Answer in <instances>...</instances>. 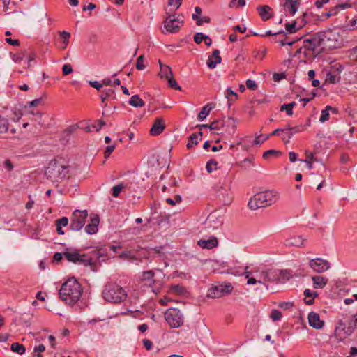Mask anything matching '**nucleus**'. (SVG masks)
Here are the masks:
<instances>
[{"label": "nucleus", "mask_w": 357, "mask_h": 357, "mask_svg": "<svg viewBox=\"0 0 357 357\" xmlns=\"http://www.w3.org/2000/svg\"><path fill=\"white\" fill-rule=\"evenodd\" d=\"M309 266L317 273H321L328 271L331 268V264L328 261L322 258H315L310 259Z\"/></svg>", "instance_id": "ddd939ff"}, {"label": "nucleus", "mask_w": 357, "mask_h": 357, "mask_svg": "<svg viewBox=\"0 0 357 357\" xmlns=\"http://www.w3.org/2000/svg\"><path fill=\"white\" fill-rule=\"evenodd\" d=\"M246 86H247V89H249L252 91H255L257 89V83L255 82V81L254 80H251V79H247V82H246Z\"/></svg>", "instance_id": "bf43d9fd"}, {"label": "nucleus", "mask_w": 357, "mask_h": 357, "mask_svg": "<svg viewBox=\"0 0 357 357\" xmlns=\"http://www.w3.org/2000/svg\"><path fill=\"white\" fill-rule=\"evenodd\" d=\"M103 298L109 303L119 304L127 298L125 289L116 283H107L102 292Z\"/></svg>", "instance_id": "39448f33"}, {"label": "nucleus", "mask_w": 357, "mask_h": 357, "mask_svg": "<svg viewBox=\"0 0 357 357\" xmlns=\"http://www.w3.org/2000/svg\"><path fill=\"white\" fill-rule=\"evenodd\" d=\"M303 129L304 128H303V126H296L294 127L293 129H291L290 131L285 132L284 134V136L282 137V139L284 142L285 144H287L289 142L290 139L294 134L302 132L303 130Z\"/></svg>", "instance_id": "bb28decb"}, {"label": "nucleus", "mask_w": 357, "mask_h": 357, "mask_svg": "<svg viewBox=\"0 0 357 357\" xmlns=\"http://www.w3.org/2000/svg\"><path fill=\"white\" fill-rule=\"evenodd\" d=\"M339 80V77L337 74L334 73H328L326 75V81L331 84H335Z\"/></svg>", "instance_id": "a18cd8bd"}, {"label": "nucleus", "mask_w": 357, "mask_h": 357, "mask_svg": "<svg viewBox=\"0 0 357 357\" xmlns=\"http://www.w3.org/2000/svg\"><path fill=\"white\" fill-rule=\"evenodd\" d=\"M257 10L261 19L264 22L268 21L274 16L272 8L268 5L259 6L257 8Z\"/></svg>", "instance_id": "f3484780"}, {"label": "nucleus", "mask_w": 357, "mask_h": 357, "mask_svg": "<svg viewBox=\"0 0 357 357\" xmlns=\"http://www.w3.org/2000/svg\"><path fill=\"white\" fill-rule=\"evenodd\" d=\"M333 111L335 113H336V109L331 107V106H326L324 109L321 111V116L319 118V121L321 123H324L326 121L329 119V112Z\"/></svg>", "instance_id": "7c9ffc66"}, {"label": "nucleus", "mask_w": 357, "mask_h": 357, "mask_svg": "<svg viewBox=\"0 0 357 357\" xmlns=\"http://www.w3.org/2000/svg\"><path fill=\"white\" fill-rule=\"evenodd\" d=\"M215 107L214 103H208L202 107L198 114L197 119L199 121H203L210 114L211 111Z\"/></svg>", "instance_id": "cd10ccee"}, {"label": "nucleus", "mask_w": 357, "mask_h": 357, "mask_svg": "<svg viewBox=\"0 0 357 357\" xmlns=\"http://www.w3.org/2000/svg\"><path fill=\"white\" fill-rule=\"evenodd\" d=\"M192 17L194 20H196V24L198 26H202L204 22L209 23L211 21L210 17L207 16L199 17L197 16V15H192Z\"/></svg>", "instance_id": "37998d69"}, {"label": "nucleus", "mask_w": 357, "mask_h": 357, "mask_svg": "<svg viewBox=\"0 0 357 357\" xmlns=\"http://www.w3.org/2000/svg\"><path fill=\"white\" fill-rule=\"evenodd\" d=\"M24 57V54L23 53H17L15 54L13 56V60L16 63H20L23 58Z\"/></svg>", "instance_id": "774afa93"}, {"label": "nucleus", "mask_w": 357, "mask_h": 357, "mask_svg": "<svg viewBox=\"0 0 357 357\" xmlns=\"http://www.w3.org/2000/svg\"><path fill=\"white\" fill-rule=\"evenodd\" d=\"M170 290L172 292L178 295H183L185 293V289L180 285H172Z\"/></svg>", "instance_id": "49530a36"}, {"label": "nucleus", "mask_w": 357, "mask_h": 357, "mask_svg": "<svg viewBox=\"0 0 357 357\" xmlns=\"http://www.w3.org/2000/svg\"><path fill=\"white\" fill-rule=\"evenodd\" d=\"M167 203L172 206L176 205V203H180L181 202V197L180 195H175L174 199L172 198H167L166 199Z\"/></svg>", "instance_id": "6e6d98bb"}, {"label": "nucleus", "mask_w": 357, "mask_h": 357, "mask_svg": "<svg viewBox=\"0 0 357 357\" xmlns=\"http://www.w3.org/2000/svg\"><path fill=\"white\" fill-rule=\"evenodd\" d=\"M309 325L316 329H321L323 328L324 322L320 319L319 314L311 312L308 314Z\"/></svg>", "instance_id": "a211bd4d"}, {"label": "nucleus", "mask_w": 357, "mask_h": 357, "mask_svg": "<svg viewBox=\"0 0 357 357\" xmlns=\"http://www.w3.org/2000/svg\"><path fill=\"white\" fill-rule=\"evenodd\" d=\"M280 193L275 190H266L255 194L247 205L251 210L266 208L277 203L280 199Z\"/></svg>", "instance_id": "f03ea898"}, {"label": "nucleus", "mask_w": 357, "mask_h": 357, "mask_svg": "<svg viewBox=\"0 0 357 357\" xmlns=\"http://www.w3.org/2000/svg\"><path fill=\"white\" fill-rule=\"evenodd\" d=\"M62 72L64 75H68L73 72L72 66L70 64H64L62 68Z\"/></svg>", "instance_id": "338daca9"}, {"label": "nucleus", "mask_w": 357, "mask_h": 357, "mask_svg": "<svg viewBox=\"0 0 357 357\" xmlns=\"http://www.w3.org/2000/svg\"><path fill=\"white\" fill-rule=\"evenodd\" d=\"M100 98H101V101H102L101 106L102 107H106L107 103H105V102L107 100L116 99V93H115L114 90L112 89H107L103 90L101 93Z\"/></svg>", "instance_id": "b1692460"}, {"label": "nucleus", "mask_w": 357, "mask_h": 357, "mask_svg": "<svg viewBox=\"0 0 357 357\" xmlns=\"http://www.w3.org/2000/svg\"><path fill=\"white\" fill-rule=\"evenodd\" d=\"M163 23L166 32L176 33L180 29L183 22L176 18L174 15H169Z\"/></svg>", "instance_id": "4468645a"}, {"label": "nucleus", "mask_w": 357, "mask_h": 357, "mask_svg": "<svg viewBox=\"0 0 357 357\" xmlns=\"http://www.w3.org/2000/svg\"><path fill=\"white\" fill-rule=\"evenodd\" d=\"M233 287L230 283L218 284L209 289L208 296L213 298H220L230 293Z\"/></svg>", "instance_id": "9b49d317"}, {"label": "nucleus", "mask_w": 357, "mask_h": 357, "mask_svg": "<svg viewBox=\"0 0 357 357\" xmlns=\"http://www.w3.org/2000/svg\"><path fill=\"white\" fill-rule=\"evenodd\" d=\"M319 33H317L303 41V56L307 60L314 59L324 52Z\"/></svg>", "instance_id": "20e7f679"}, {"label": "nucleus", "mask_w": 357, "mask_h": 357, "mask_svg": "<svg viewBox=\"0 0 357 357\" xmlns=\"http://www.w3.org/2000/svg\"><path fill=\"white\" fill-rule=\"evenodd\" d=\"M225 98H227L228 102L234 101L237 99L238 95L231 88H227L225 91Z\"/></svg>", "instance_id": "4c0bfd02"}, {"label": "nucleus", "mask_w": 357, "mask_h": 357, "mask_svg": "<svg viewBox=\"0 0 357 357\" xmlns=\"http://www.w3.org/2000/svg\"><path fill=\"white\" fill-rule=\"evenodd\" d=\"M347 27L350 29V30H355L356 29L357 30V17H356L355 18L351 20L348 24H347Z\"/></svg>", "instance_id": "e2e57ef3"}, {"label": "nucleus", "mask_w": 357, "mask_h": 357, "mask_svg": "<svg viewBox=\"0 0 357 357\" xmlns=\"http://www.w3.org/2000/svg\"><path fill=\"white\" fill-rule=\"evenodd\" d=\"M8 120L6 118L0 116V132L5 133L8 130Z\"/></svg>", "instance_id": "a19ab883"}, {"label": "nucleus", "mask_w": 357, "mask_h": 357, "mask_svg": "<svg viewBox=\"0 0 357 357\" xmlns=\"http://www.w3.org/2000/svg\"><path fill=\"white\" fill-rule=\"evenodd\" d=\"M218 162L215 160H210L207 162L206 169L208 173H211L213 169H217Z\"/></svg>", "instance_id": "09e8293b"}, {"label": "nucleus", "mask_w": 357, "mask_h": 357, "mask_svg": "<svg viewBox=\"0 0 357 357\" xmlns=\"http://www.w3.org/2000/svg\"><path fill=\"white\" fill-rule=\"evenodd\" d=\"M222 59L220 56V51L214 50L212 55L208 57L207 61V66L209 68L213 69L216 67L217 64L220 63Z\"/></svg>", "instance_id": "4be33fe9"}, {"label": "nucleus", "mask_w": 357, "mask_h": 357, "mask_svg": "<svg viewBox=\"0 0 357 357\" xmlns=\"http://www.w3.org/2000/svg\"><path fill=\"white\" fill-rule=\"evenodd\" d=\"M165 128V121H164L163 119L162 118H157L155 120V121L150 130V134L152 136L159 135L163 132Z\"/></svg>", "instance_id": "6ab92c4d"}, {"label": "nucleus", "mask_w": 357, "mask_h": 357, "mask_svg": "<svg viewBox=\"0 0 357 357\" xmlns=\"http://www.w3.org/2000/svg\"><path fill=\"white\" fill-rule=\"evenodd\" d=\"M344 322H347V327H349L351 330V333H352L354 331V329L357 327V320H356V318L354 316H353L350 319L344 321Z\"/></svg>", "instance_id": "de8ad7c7"}, {"label": "nucleus", "mask_w": 357, "mask_h": 357, "mask_svg": "<svg viewBox=\"0 0 357 357\" xmlns=\"http://www.w3.org/2000/svg\"><path fill=\"white\" fill-rule=\"evenodd\" d=\"M165 319L171 328H178L183 324V316L176 308H169L165 312Z\"/></svg>", "instance_id": "1a4fd4ad"}, {"label": "nucleus", "mask_w": 357, "mask_h": 357, "mask_svg": "<svg viewBox=\"0 0 357 357\" xmlns=\"http://www.w3.org/2000/svg\"><path fill=\"white\" fill-rule=\"evenodd\" d=\"M351 6L348 3H340L337 5L335 7L331 8L329 11L324 13L325 18H328L331 16L336 15L338 13V10L340 9H345L347 8L350 7Z\"/></svg>", "instance_id": "c85d7f7f"}, {"label": "nucleus", "mask_w": 357, "mask_h": 357, "mask_svg": "<svg viewBox=\"0 0 357 357\" xmlns=\"http://www.w3.org/2000/svg\"><path fill=\"white\" fill-rule=\"evenodd\" d=\"M205 36L202 33H197L194 36V41L197 44H200L204 40Z\"/></svg>", "instance_id": "69168bd1"}, {"label": "nucleus", "mask_w": 357, "mask_h": 357, "mask_svg": "<svg viewBox=\"0 0 357 357\" xmlns=\"http://www.w3.org/2000/svg\"><path fill=\"white\" fill-rule=\"evenodd\" d=\"M302 28V25H298L296 20L291 23H286L285 29L289 33H294Z\"/></svg>", "instance_id": "2f4dec72"}, {"label": "nucleus", "mask_w": 357, "mask_h": 357, "mask_svg": "<svg viewBox=\"0 0 357 357\" xmlns=\"http://www.w3.org/2000/svg\"><path fill=\"white\" fill-rule=\"evenodd\" d=\"M68 166L60 164L57 160H52L46 167L45 174L47 179L53 182H58L60 179H63L68 174Z\"/></svg>", "instance_id": "0eeeda50"}, {"label": "nucleus", "mask_w": 357, "mask_h": 357, "mask_svg": "<svg viewBox=\"0 0 357 357\" xmlns=\"http://www.w3.org/2000/svg\"><path fill=\"white\" fill-rule=\"evenodd\" d=\"M269 137V135L267 136H263L259 135L257 136L255 139L253 141V144H261L264 142H265L268 138Z\"/></svg>", "instance_id": "680f3d73"}, {"label": "nucleus", "mask_w": 357, "mask_h": 357, "mask_svg": "<svg viewBox=\"0 0 357 357\" xmlns=\"http://www.w3.org/2000/svg\"><path fill=\"white\" fill-rule=\"evenodd\" d=\"M45 350V347L43 344H39L38 346H35L33 348V352H38L36 355V357H43L41 352H43Z\"/></svg>", "instance_id": "4d7b16f0"}, {"label": "nucleus", "mask_w": 357, "mask_h": 357, "mask_svg": "<svg viewBox=\"0 0 357 357\" xmlns=\"http://www.w3.org/2000/svg\"><path fill=\"white\" fill-rule=\"evenodd\" d=\"M280 274L278 275L280 279L279 283H285L291 278V274L289 271L287 270H279Z\"/></svg>", "instance_id": "72a5a7b5"}, {"label": "nucleus", "mask_w": 357, "mask_h": 357, "mask_svg": "<svg viewBox=\"0 0 357 357\" xmlns=\"http://www.w3.org/2000/svg\"><path fill=\"white\" fill-rule=\"evenodd\" d=\"M99 222V216L97 214H91L90 222L85 227V231L88 234H95L98 231V226Z\"/></svg>", "instance_id": "dca6fc26"}, {"label": "nucleus", "mask_w": 357, "mask_h": 357, "mask_svg": "<svg viewBox=\"0 0 357 357\" xmlns=\"http://www.w3.org/2000/svg\"><path fill=\"white\" fill-rule=\"evenodd\" d=\"M167 80L168 82L169 87H171L172 89H175V90H179V91L181 90V86L177 84V82L172 77V76H170V77L169 79H167Z\"/></svg>", "instance_id": "864d4df0"}, {"label": "nucleus", "mask_w": 357, "mask_h": 357, "mask_svg": "<svg viewBox=\"0 0 357 357\" xmlns=\"http://www.w3.org/2000/svg\"><path fill=\"white\" fill-rule=\"evenodd\" d=\"M303 294L306 298H316L319 296V294L317 292L312 291L309 289H305Z\"/></svg>", "instance_id": "052dcab7"}, {"label": "nucleus", "mask_w": 357, "mask_h": 357, "mask_svg": "<svg viewBox=\"0 0 357 357\" xmlns=\"http://www.w3.org/2000/svg\"><path fill=\"white\" fill-rule=\"evenodd\" d=\"M305 239L302 236H292L287 238L284 241V245L286 247H301L304 243Z\"/></svg>", "instance_id": "aec40b11"}, {"label": "nucleus", "mask_w": 357, "mask_h": 357, "mask_svg": "<svg viewBox=\"0 0 357 357\" xmlns=\"http://www.w3.org/2000/svg\"><path fill=\"white\" fill-rule=\"evenodd\" d=\"M215 219L217 220V225H214L213 228H218L219 226L222 225V220L221 218H218L214 214H210L207 218L208 221L209 222H215Z\"/></svg>", "instance_id": "3c124183"}, {"label": "nucleus", "mask_w": 357, "mask_h": 357, "mask_svg": "<svg viewBox=\"0 0 357 357\" xmlns=\"http://www.w3.org/2000/svg\"><path fill=\"white\" fill-rule=\"evenodd\" d=\"M279 274L280 273H279L278 269L265 270L266 284H268L267 282L279 283Z\"/></svg>", "instance_id": "5701e85b"}, {"label": "nucleus", "mask_w": 357, "mask_h": 357, "mask_svg": "<svg viewBox=\"0 0 357 357\" xmlns=\"http://www.w3.org/2000/svg\"><path fill=\"white\" fill-rule=\"evenodd\" d=\"M160 77L161 78L169 79L170 76H172V72L169 66L166 65H162L160 61Z\"/></svg>", "instance_id": "473e14b6"}, {"label": "nucleus", "mask_w": 357, "mask_h": 357, "mask_svg": "<svg viewBox=\"0 0 357 357\" xmlns=\"http://www.w3.org/2000/svg\"><path fill=\"white\" fill-rule=\"evenodd\" d=\"M64 257L70 262L77 265H82L84 266H92L95 259H100L102 253L100 250H93L90 255L81 254L77 250H71L66 248L63 251Z\"/></svg>", "instance_id": "7ed1b4c3"}, {"label": "nucleus", "mask_w": 357, "mask_h": 357, "mask_svg": "<svg viewBox=\"0 0 357 357\" xmlns=\"http://www.w3.org/2000/svg\"><path fill=\"white\" fill-rule=\"evenodd\" d=\"M128 103L136 108L142 107L145 105L144 101L141 99L138 95L132 96L128 101Z\"/></svg>", "instance_id": "c756f323"}, {"label": "nucleus", "mask_w": 357, "mask_h": 357, "mask_svg": "<svg viewBox=\"0 0 357 357\" xmlns=\"http://www.w3.org/2000/svg\"><path fill=\"white\" fill-rule=\"evenodd\" d=\"M155 276V273L150 270L144 271L142 273V280H147L149 282H154L153 278Z\"/></svg>", "instance_id": "79ce46f5"}, {"label": "nucleus", "mask_w": 357, "mask_h": 357, "mask_svg": "<svg viewBox=\"0 0 357 357\" xmlns=\"http://www.w3.org/2000/svg\"><path fill=\"white\" fill-rule=\"evenodd\" d=\"M320 41L324 50H330L341 47L342 39L340 34L333 30H327L319 32Z\"/></svg>", "instance_id": "423d86ee"}, {"label": "nucleus", "mask_w": 357, "mask_h": 357, "mask_svg": "<svg viewBox=\"0 0 357 357\" xmlns=\"http://www.w3.org/2000/svg\"><path fill=\"white\" fill-rule=\"evenodd\" d=\"M11 350L19 354H23L25 352L26 349L23 344L15 342L11 344Z\"/></svg>", "instance_id": "c9c22d12"}, {"label": "nucleus", "mask_w": 357, "mask_h": 357, "mask_svg": "<svg viewBox=\"0 0 357 357\" xmlns=\"http://www.w3.org/2000/svg\"><path fill=\"white\" fill-rule=\"evenodd\" d=\"M82 293V285L75 278L68 279L59 291L60 298L70 305L75 304L79 300Z\"/></svg>", "instance_id": "f257e3e1"}, {"label": "nucleus", "mask_w": 357, "mask_h": 357, "mask_svg": "<svg viewBox=\"0 0 357 357\" xmlns=\"http://www.w3.org/2000/svg\"><path fill=\"white\" fill-rule=\"evenodd\" d=\"M119 258L121 259H128L130 261H134L136 259L135 256H134L131 251H124L119 255Z\"/></svg>", "instance_id": "c03bdc74"}, {"label": "nucleus", "mask_w": 357, "mask_h": 357, "mask_svg": "<svg viewBox=\"0 0 357 357\" xmlns=\"http://www.w3.org/2000/svg\"><path fill=\"white\" fill-rule=\"evenodd\" d=\"M349 328V327H347V322H344L342 320L339 321L334 332L335 337L338 340H343L351 334Z\"/></svg>", "instance_id": "2eb2a0df"}, {"label": "nucleus", "mask_w": 357, "mask_h": 357, "mask_svg": "<svg viewBox=\"0 0 357 357\" xmlns=\"http://www.w3.org/2000/svg\"><path fill=\"white\" fill-rule=\"evenodd\" d=\"M126 186L123 184V183H120L119 185H116L115 186H114L112 188V195L113 197H119L120 192H121V190L125 188Z\"/></svg>", "instance_id": "8fccbe9b"}, {"label": "nucleus", "mask_w": 357, "mask_h": 357, "mask_svg": "<svg viewBox=\"0 0 357 357\" xmlns=\"http://www.w3.org/2000/svg\"><path fill=\"white\" fill-rule=\"evenodd\" d=\"M301 0H284L283 6L291 15H294L297 10Z\"/></svg>", "instance_id": "393cba45"}, {"label": "nucleus", "mask_w": 357, "mask_h": 357, "mask_svg": "<svg viewBox=\"0 0 357 357\" xmlns=\"http://www.w3.org/2000/svg\"><path fill=\"white\" fill-rule=\"evenodd\" d=\"M197 245L204 249H213L218 246V241L216 237L212 236L209 239H200Z\"/></svg>", "instance_id": "412c9836"}, {"label": "nucleus", "mask_w": 357, "mask_h": 357, "mask_svg": "<svg viewBox=\"0 0 357 357\" xmlns=\"http://www.w3.org/2000/svg\"><path fill=\"white\" fill-rule=\"evenodd\" d=\"M270 317L272 319L273 321H276L281 319L282 314L279 310L274 309L271 310Z\"/></svg>", "instance_id": "5fc2aeb1"}, {"label": "nucleus", "mask_w": 357, "mask_h": 357, "mask_svg": "<svg viewBox=\"0 0 357 357\" xmlns=\"http://www.w3.org/2000/svg\"><path fill=\"white\" fill-rule=\"evenodd\" d=\"M188 143L186 146L188 149H191L193 146L198 144V134H192L188 138Z\"/></svg>", "instance_id": "ea45409f"}, {"label": "nucleus", "mask_w": 357, "mask_h": 357, "mask_svg": "<svg viewBox=\"0 0 357 357\" xmlns=\"http://www.w3.org/2000/svg\"><path fill=\"white\" fill-rule=\"evenodd\" d=\"M225 126L222 120H217L209 124V129L211 130H220Z\"/></svg>", "instance_id": "58836bf2"}, {"label": "nucleus", "mask_w": 357, "mask_h": 357, "mask_svg": "<svg viewBox=\"0 0 357 357\" xmlns=\"http://www.w3.org/2000/svg\"><path fill=\"white\" fill-rule=\"evenodd\" d=\"M281 155V152L274 149H270L263 153V158L269 159L271 157H278Z\"/></svg>", "instance_id": "e433bc0d"}, {"label": "nucleus", "mask_w": 357, "mask_h": 357, "mask_svg": "<svg viewBox=\"0 0 357 357\" xmlns=\"http://www.w3.org/2000/svg\"><path fill=\"white\" fill-rule=\"evenodd\" d=\"M88 216L86 210H75L71 217L70 229L73 231H79L85 225L86 219Z\"/></svg>", "instance_id": "9d476101"}, {"label": "nucleus", "mask_w": 357, "mask_h": 357, "mask_svg": "<svg viewBox=\"0 0 357 357\" xmlns=\"http://www.w3.org/2000/svg\"><path fill=\"white\" fill-rule=\"evenodd\" d=\"M296 105V103L295 102H292L289 104H284L280 107V111H286L288 116H291L293 114V108Z\"/></svg>", "instance_id": "f704fd0d"}, {"label": "nucleus", "mask_w": 357, "mask_h": 357, "mask_svg": "<svg viewBox=\"0 0 357 357\" xmlns=\"http://www.w3.org/2000/svg\"><path fill=\"white\" fill-rule=\"evenodd\" d=\"M69 220L66 217H62L61 218L57 219L55 221V225H58L61 227H66L68 225Z\"/></svg>", "instance_id": "13d9d810"}, {"label": "nucleus", "mask_w": 357, "mask_h": 357, "mask_svg": "<svg viewBox=\"0 0 357 357\" xmlns=\"http://www.w3.org/2000/svg\"><path fill=\"white\" fill-rule=\"evenodd\" d=\"M247 266V284L263 285L268 289V284H266L265 270L257 268L248 271Z\"/></svg>", "instance_id": "6e6552de"}, {"label": "nucleus", "mask_w": 357, "mask_h": 357, "mask_svg": "<svg viewBox=\"0 0 357 357\" xmlns=\"http://www.w3.org/2000/svg\"><path fill=\"white\" fill-rule=\"evenodd\" d=\"M115 149V144L109 145L106 147V149L105 151L104 155L105 158H107L109 157L111 153L114 151Z\"/></svg>", "instance_id": "0e129e2a"}, {"label": "nucleus", "mask_w": 357, "mask_h": 357, "mask_svg": "<svg viewBox=\"0 0 357 357\" xmlns=\"http://www.w3.org/2000/svg\"><path fill=\"white\" fill-rule=\"evenodd\" d=\"M144 63V56L140 55L137 59V62H136L137 69L139 70H144L145 68V65Z\"/></svg>", "instance_id": "603ef678"}, {"label": "nucleus", "mask_w": 357, "mask_h": 357, "mask_svg": "<svg viewBox=\"0 0 357 357\" xmlns=\"http://www.w3.org/2000/svg\"><path fill=\"white\" fill-rule=\"evenodd\" d=\"M312 280L314 289H323L328 283V279L321 275L312 276Z\"/></svg>", "instance_id": "a878e982"}, {"label": "nucleus", "mask_w": 357, "mask_h": 357, "mask_svg": "<svg viewBox=\"0 0 357 357\" xmlns=\"http://www.w3.org/2000/svg\"><path fill=\"white\" fill-rule=\"evenodd\" d=\"M255 36L259 35L261 36H276V38L275 40V42L280 43L282 46H284L286 45L291 46L293 45L296 41H298L301 40V38H297L296 40H291V41H287V33L284 31H279L275 33H272L271 31H266L265 33H252Z\"/></svg>", "instance_id": "f8f14e48"}]
</instances>
